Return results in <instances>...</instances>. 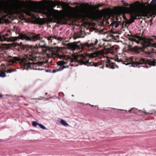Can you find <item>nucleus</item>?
<instances>
[{
  "label": "nucleus",
  "mask_w": 156,
  "mask_h": 156,
  "mask_svg": "<svg viewBox=\"0 0 156 156\" xmlns=\"http://www.w3.org/2000/svg\"><path fill=\"white\" fill-rule=\"evenodd\" d=\"M14 5L5 6L0 5V16L5 17L7 15L20 13L23 12L29 16H33L34 13L39 12L46 15L50 19L56 20V10L45 5L42 3H35L31 6L27 5L28 1L18 2Z\"/></svg>",
  "instance_id": "obj_1"
},
{
  "label": "nucleus",
  "mask_w": 156,
  "mask_h": 156,
  "mask_svg": "<svg viewBox=\"0 0 156 156\" xmlns=\"http://www.w3.org/2000/svg\"><path fill=\"white\" fill-rule=\"evenodd\" d=\"M129 7H122L119 10L113 11L110 12L112 16L115 15H119L121 14L127 13L129 14L131 16L130 20L127 22H124L122 24V27H127L129 24L134 21V20L141 16H147L156 14V6H154L150 9L145 7V4L143 5L139 1H136L133 3L127 5Z\"/></svg>",
  "instance_id": "obj_2"
},
{
  "label": "nucleus",
  "mask_w": 156,
  "mask_h": 156,
  "mask_svg": "<svg viewBox=\"0 0 156 156\" xmlns=\"http://www.w3.org/2000/svg\"><path fill=\"white\" fill-rule=\"evenodd\" d=\"M60 53L59 49L58 48H53L51 51V53L52 55H55L60 59H62L64 60L59 61L57 62V64L58 66H60V67L56 71L54 70V73L63 70L65 68V66H64L63 65L67 64L69 62H71L76 61L77 62H78L80 65L84 64L88 66H94V63L91 62V61H90V60L89 59L90 57L86 54H82L81 56V59L79 60L77 56L78 55L75 56L73 59L71 58L69 56L65 55L64 54L60 55Z\"/></svg>",
  "instance_id": "obj_3"
},
{
  "label": "nucleus",
  "mask_w": 156,
  "mask_h": 156,
  "mask_svg": "<svg viewBox=\"0 0 156 156\" xmlns=\"http://www.w3.org/2000/svg\"><path fill=\"white\" fill-rule=\"evenodd\" d=\"M34 57L32 56H27V58H24L23 59H20L19 58L9 56L7 58L9 65H12L14 62H19L20 64L24 66V69L27 70L33 69L34 70H41V69L40 66L43 64L41 62H38L37 63L32 62L29 61L34 60Z\"/></svg>",
  "instance_id": "obj_4"
},
{
  "label": "nucleus",
  "mask_w": 156,
  "mask_h": 156,
  "mask_svg": "<svg viewBox=\"0 0 156 156\" xmlns=\"http://www.w3.org/2000/svg\"><path fill=\"white\" fill-rule=\"evenodd\" d=\"M126 60L124 61L123 58L116 56L115 57V60L118 62H122L123 64L127 65L130 64L134 67H137L138 65L144 64H148L150 65L155 66L156 65V59L153 60H148L143 58H135L133 57H131L129 58L126 57L125 58Z\"/></svg>",
  "instance_id": "obj_5"
},
{
  "label": "nucleus",
  "mask_w": 156,
  "mask_h": 156,
  "mask_svg": "<svg viewBox=\"0 0 156 156\" xmlns=\"http://www.w3.org/2000/svg\"><path fill=\"white\" fill-rule=\"evenodd\" d=\"M98 41L97 39H95L92 41V42L89 43L86 42L80 46L76 44L75 43H69L67 44L68 48L73 51L76 50L79 51H81L85 48L89 51H94L96 50L97 48L96 45L98 44Z\"/></svg>",
  "instance_id": "obj_6"
},
{
  "label": "nucleus",
  "mask_w": 156,
  "mask_h": 156,
  "mask_svg": "<svg viewBox=\"0 0 156 156\" xmlns=\"http://www.w3.org/2000/svg\"><path fill=\"white\" fill-rule=\"evenodd\" d=\"M132 41H134L137 44L141 43L144 47L146 48L152 47L156 48V37H153V38H145L141 39V38L138 36L137 37L129 38Z\"/></svg>",
  "instance_id": "obj_7"
},
{
  "label": "nucleus",
  "mask_w": 156,
  "mask_h": 156,
  "mask_svg": "<svg viewBox=\"0 0 156 156\" xmlns=\"http://www.w3.org/2000/svg\"><path fill=\"white\" fill-rule=\"evenodd\" d=\"M45 39L48 41V44L52 45H56L60 41L62 40V37L53 35H51L48 37H45Z\"/></svg>",
  "instance_id": "obj_8"
},
{
  "label": "nucleus",
  "mask_w": 156,
  "mask_h": 156,
  "mask_svg": "<svg viewBox=\"0 0 156 156\" xmlns=\"http://www.w3.org/2000/svg\"><path fill=\"white\" fill-rule=\"evenodd\" d=\"M88 13L87 9H84L81 10H76L74 12V14L79 17H83L85 16Z\"/></svg>",
  "instance_id": "obj_9"
},
{
  "label": "nucleus",
  "mask_w": 156,
  "mask_h": 156,
  "mask_svg": "<svg viewBox=\"0 0 156 156\" xmlns=\"http://www.w3.org/2000/svg\"><path fill=\"white\" fill-rule=\"evenodd\" d=\"M106 63L105 64L106 66L110 68L114 69L115 66V64L108 57H106Z\"/></svg>",
  "instance_id": "obj_10"
},
{
  "label": "nucleus",
  "mask_w": 156,
  "mask_h": 156,
  "mask_svg": "<svg viewBox=\"0 0 156 156\" xmlns=\"http://www.w3.org/2000/svg\"><path fill=\"white\" fill-rule=\"evenodd\" d=\"M119 22L115 21L112 22L111 24V25L113 27H115V28H117L119 25Z\"/></svg>",
  "instance_id": "obj_11"
},
{
  "label": "nucleus",
  "mask_w": 156,
  "mask_h": 156,
  "mask_svg": "<svg viewBox=\"0 0 156 156\" xmlns=\"http://www.w3.org/2000/svg\"><path fill=\"white\" fill-rule=\"evenodd\" d=\"M60 123L62 125L65 126H69V124L65 121L62 119H61Z\"/></svg>",
  "instance_id": "obj_12"
},
{
  "label": "nucleus",
  "mask_w": 156,
  "mask_h": 156,
  "mask_svg": "<svg viewBox=\"0 0 156 156\" xmlns=\"http://www.w3.org/2000/svg\"><path fill=\"white\" fill-rule=\"evenodd\" d=\"M15 70H16L14 69H7L5 71V72L7 73H11L15 71Z\"/></svg>",
  "instance_id": "obj_13"
},
{
  "label": "nucleus",
  "mask_w": 156,
  "mask_h": 156,
  "mask_svg": "<svg viewBox=\"0 0 156 156\" xmlns=\"http://www.w3.org/2000/svg\"><path fill=\"white\" fill-rule=\"evenodd\" d=\"M39 123L36 121H33L32 122V125L34 127H36L37 125H39Z\"/></svg>",
  "instance_id": "obj_14"
},
{
  "label": "nucleus",
  "mask_w": 156,
  "mask_h": 156,
  "mask_svg": "<svg viewBox=\"0 0 156 156\" xmlns=\"http://www.w3.org/2000/svg\"><path fill=\"white\" fill-rule=\"evenodd\" d=\"M6 76V75L4 72H1L0 73V77H4Z\"/></svg>",
  "instance_id": "obj_15"
},
{
  "label": "nucleus",
  "mask_w": 156,
  "mask_h": 156,
  "mask_svg": "<svg viewBox=\"0 0 156 156\" xmlns=\"http://www.w3.org/2000/svg\"><path fill=\"white\" fill-rule=\"evenodd\" d=\"M38 126H40V127L42 128L43 129H45L46 128L42 124H41L39 123Z\"/></svg>",
  "instance_id": "obj_16"
},
{
  "label": "nucleus",
  "mask_w": 156,
  "mask_h": 156,
  "mask_svg": "<svg viewBox=\"0 0 156 156\" xmlns=\"http://www.w3.org/2000/svg\"><path fill=\"white\" fill-rule=\"evenodd\" d=\"M155 2H156V0H152L151 2V4H153Z\"/></svg>",
  "instance_id": "obj_17"
},
{
  "label": "nucleus",
  "mask_w": 156,
  "mask_h": 156,
  "mask_svg": "<svg viewBox=\"0 0 156 156\" xmlns=\"http://www.w3.org/2000/svg\"><path fill=\"white\" fill-rule=\"evenodd\" d=\"M2 96V95L1 94H0V98Z\"/></svg>",
  "instance_id": "obj_18"
},
{
  "label": "nucleus",
  "mask_w": 156,
  "mask_h": 156,
  "mask_svg": "<svg viewBox=\"0 0 156 156\" xmlns=\"http://www.w3.org/2000/svg\"><path fill=\"white\" fill-rule=\"evenodd\" d=\"M38 100H41L42 99L41 98H38V99H37Z\"/></svg>",
  "instance_id": "obj_19"
},
{
  "label": "nucleus",
  "mask_w": 156,
  "mask_h": 156,
  "mask_svg": "<svg viewBox=\"0 0 156 156\" xmlns=\"http://www.w3.org/2000/svg\"><path fill=\"white\" fill-rule=\"evenodd\" d=\"M150 56L148 55V56Z\"/></svg>",
  "instance_id": "obj_20"
},
{
  "label": "nucleus",
  "mask_w": 156,
  "mask_h": 156,
  "mask_svg": "<svg viewBox=\"0 0 156 156\" xmlns=\"http://www.w3.org/2000/svg\"><path fill=\"white\" fill-rule=\"evenodd\" d=\"M137 49L138 48V47H136V48Z\"/></svg>",
  "instance_id": "obj_21"
},
{
  "label": "nucleus",
  "mask_w": 156,
  "mask_h": 156,
  "mask_svg": "<svg viewBox=\"0 0 156 156\" xmlns=\"http://www.w3.org/2000/svg\"><path fill=\"white\" fill-rule=\"evenodd\" d=\"M88 6H89V5H88Z\"/></svg>",
  "instance_id": "obj_22"
}]
</instances>
